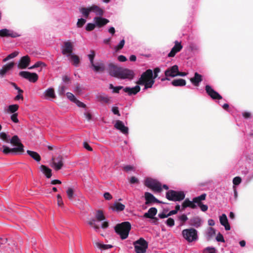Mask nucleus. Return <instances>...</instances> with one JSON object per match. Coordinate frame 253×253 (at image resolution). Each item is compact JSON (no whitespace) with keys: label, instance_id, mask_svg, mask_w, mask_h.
<instances>
[{"label":"nucleus","instance_id":"1","mask_svg":"<svg viewBox=\"0 0 253 253\" xmlns=\"http://www.w3.org/2000/svg\"><path fill=\"white\" fill-rule=\"evenodd\" d=\"M160 72V69L159 68L154 69V75L152 70L148 69L142 73L136 84L144 85V90L151 88L155 83V79L158 77V73Z\"/></svg>","mask_w":253,"mask_h":253},{"label":"nucleus","instance_id":"2","mask_svg":"<svg viewBox=\"0 0 253 253\" xmlns=\"http://www.w3.org/2000/svg\"><path fill=\"white\" fill-rule=\"evenodd\" d=\"M9 142L15 147L13 148H10L3 145L2 147H0V151L5 154H8L10 153H22L23 152L24 146L20 142L17 135L13 136L11 139H9Z\"/></svg>","mask_w":253,"mask_h":253},{"label":"nucleus","instance_id":"3","mask_svg":"<svg viewBox=\"0 0 253 253\" xmlns=\"http://www.w3.org/2000/svg\"><path fill=\"white\" fill-rule=\"evenodd\" d=\"M95 219H91L88 221V224L91 226L97 232H99L100 227L97 224V221H103L101 227L103 229L108 227V222L106 220L105 216L101 211H97L95 214Z\"/></svg>","mask_w":253,"mask_h":253},{"label":"nucleus","instance_id":"4","mask_svg":"<svg viewBox=\"0 0 253 253\" xmlns=\"http://www.w3.org/2000/svg\"><path fill=\"white\" fill-rule=\"evenodd\" d=\"M131 229V225L128 222H124L117 225L115 227L116 232L119 234L122 240L127 238Z\"/></svg>","mask_w":253,"mask_h":253},{"label":"nucleus","instance_id":"5","mask_svg":"<svg viewBox=\"0 0 253 253\" xmlns=\"http://www.w3.org/2000/svg\"><path fill=\"white\" fill-rule=\"evenodd\" d=\"M182 235L183 238L189 243L195 242L198 239V231L193 228L183 230Z\"/></svg>","mask_w":253,"mask_h":253},{"label":"nucleus","instance_id":"6","mask_svg":"<svg viewBox=\"0 0 253 253\" xmlns=\"http://www.w3.org/2000/svg\"><path fill=\"white\" fill-rule=\"evenodd\" d=\"M185 197V194L182 191H175L170 190L166 193V198L169 201H180Z\"/></svg>","mask_w":253,"mask_h":253},{"label":"nucleus","instance_id":"7","mask_svg":"<svg viewBox=\"0 0 253 253\" xmlns=\"http://www.w3.org/2000/svg\"><path fill=\"white\" fill-rule=\"evenodd\" d=\"M144 184L154 192H160L162 191L161 183L156 179L147 178L145 180Z\"/></svg>","mask_w":253,"mask_h":253},{"label":"nucleus","instance_id":"8","mask_svg":"<svg viewBox=\"0 0 253 253\" xmlns=\"http://www.w3.org/2000/svg\"><path fill=\"white\" fill-rule=\"evenodd\" d=\"M134 246L136 253H145L148 248L147 242L143 238L134 242Z\"/></svg>","mask_w":253,"mask_h":253},{"label":"nucleus","instance_id":"9","mask_svg":"<svg viewBox=\"0 0 253 253\" xmlns=\"http://www.w3.org/2000/svg\"><path fill=\"white\" fill-rule=\"evenodd\" d=\"M134 77V73L133 70L127 68H121L117 78L131 80Z\"/></svg>","mask_w":253,"mask_h":253},{"label":"nucleus","instance_id":"10","mask_svg":"<svg viewBox=\"0 0 253 253\" xmlns=\"http://www.w3.org/2000/svg\"><path fill=\"white\" fill-rule=\"evenodd\" d=\"M19 75L28 80L29 82L35 83L38 79V76L35 73H30L27 71H21L19 73Z\"/></svg>","mask_w":253,"mask_h":253},{"label":"nucleus","instance_id":"11","mask_svg":"<svg viewBox=\"0 0 253 253\" xmlns=\"http://www.w3.org/2000/svg\"><path fill=\"white\" fill-rule=\"evenodd\" d=\"M73 50V46L72 43L69 41L65 42L62 46V54L66 55L67 57H69L71 54H73L72 53Z\"/></svg>","mask_w":253,"mask_h":253},{"label":"nucleus","instance_id":"12","mask_svg":"<svg viewBox=\"0 0 253 253\" xmlns=\"http://www.w3.org/2000/svg\"><path fill=\"white\" fill-rule=\"evenodd\" d=\"M120 69L121 67H119L114 64L111 63L108 64L107 70L111 76L117 78Z\"/></svg>","mask_w":253,"mask_h":253},{"label":"nucleus","instance_id":"13","mask_svg":"<svg viewBox=\"0 0 253 253\" xmlns=\"http://www.w3.org/2000/svg\"><path fill=\"white\" fill-rule=\"evenodd\" d=\"M20 36L18 33L7 29H2L0 30V36L2 37L17 38Z\"/></svg>","mask_w":253,"mask_h":253},{"label":"nucleus","instance_id":"14","mask_svg":"<svg viewBox=\"0 0 253 253\" xmlns=\"http://www.w3.org/2000/svg\"><path fill=\"white\" fill-rule=\"evenodd\" d=\"M63 166V158L61 156H58L56 158L52 159L51 167L55 170L60 169Z\"/></svg>","mask_w":253,"mask_h":253},{"label":"nucleus","instance_id":"15","mask_svg":"<svg viewBox=\"0 0 253 253\" xmlns=\"http://www.w3.org/2000/svg\"><path fill=\"white\" fill-rule=\"evenodd\" d=\"M205 90L208 94L213 99H221L222 96L216 91H215L210 85H207L205 87Z\"/></svg>","mask_w":253,"mask_h":253},{"label":"nucleus","instance_id":"16","mask_svg":"<svg viewBox=\"0 0 253 253\" xmlns=\"http://www.w3.org/2000/svg\"><path fill=\"white\" fill-rule=\"evenodd\" d=\"M178 67L175 65L167 69L165 72V75L166 77L169 78H173L177 76Z\"/></svg>","mask_w":253,"mask_h":253},{"label":"nucleus","instance_id":"17","mask_svg":"<svg viewBox=\"0 0 253 253\" xmlns=\"http://www.w3.org/2000/svg\"><path fill=\"white\" fill-rule=\"evenodd\" d=\"M139 85V84H137V85L132 87H124L123 90L124 92L127 93L128 95L130 96L132 95H135L140 90V87Z\"/></svg>","mask_w":253,"mask_h":253},{"label":"nucleus","instance_id":"18","mask_svg":"<svg viewBox=\"0 0 253 253\" xmlns=\"http://www.w3.org/2000/svg\"><path fill=\"white\" fill-rule=\"evenodd\" d=\"M174 43V46L172 48L171 51L168 54L169 57H174L176 53L180 51L182 48V46L180 42L176 41H175Z\"/></svg>","mask_w":253,"mask_h":253},{"label":"nucleus","instance_id":"19","mask_svg":"<svg viewBox=\"0 0 253 253\" xmlns=\"http://www.w3.org/2000/svg\"><path fill=\"white\" fill-rule=\"evenodd\" d=\"M115 127L123 133L125 134H128V128L125 126L122 121L119 120L117 121L115 125Z\"/></svg>","mask_w":253,"mask_h":253},{"label":"nucleus","instance_id":"20","mask_svg":"<svg viewBox=\"0 0 253 253\" xmlns=\"http://www.w3.org/2000/svg\"><path fill=\"white\" fill-rule=\"evenodd\" d=\"M91 68L94 72H103L105 69V65L102 61L94 63L91 65Z\"/></svg>","mask_w":253,"mask_h":253},{"label":"nucleus","instance_id":"21","mask_svg":"<svg viewBox=\"0 0 253 253\" xmlns=\"http://www.w3.org/2000/svg\"><path fill=\"white\" fill-rule=\"evenodd\" d=\"M144 195L146 200V204L152 203H161V202L156 199L153 195L149 192H145Z\"/></svg>","mask_w":253,"mask_h":253},{"label":"nucleus","instance_id":"22","mask_svg":"<svg viewBox=\"0 0 253 253\" xmlns=\"http://www.w3.org/2000/svg\"><path fill=\"white\" fill-rule=\"evenodd\" d=\"M93 21L95 25L98 27H101L109 22V21L106 18L98 16L94 17Z\"/></svg>","mask_w":253,"mask_h":253},{"label":"nucleus","instance_id":"23","mask_svg":"<svg viewBox=\"0 0 253 253\" xmlns=\"http://www.w3.org/2000/svg\"><path fill=\"white\" fill-rule=\"evenodd\" d=\"M30 62V59L28 55L22 57L19 61L18 67L21 69L26 68Z\"/></svg>","mask_w":253,"mask_h":253},{"label":"nucleus","instance_id":"24","mask_svg":"<svg viewBox=\"0 0 253 253\" xmlns=\"http://www.w3.org/2000/svg\"><path fill=\"white\" fill-rule=\"evenodd\" d=\"M203 223L202 219L199 216H196L191 219L190 220V224L192 226L196 228H199Z\"/></svg>","mask_w":253,"mask_h":253},{"label":"nucleus","instance_id":"25","mask_svg":"<svg viewBox=\"0 0 253 253\" xmlns=\"http://www.w3.org/2000/svg\"><path fill=\"white\" fill-rule=\"evenodd\" d=\"M219 221L220 224L223 226H224L225 229L226 230H229L230 229V226L229 224L227 217L225 214H222L219 217Z\"/></svg>","mask_w":253,"mask_h":253},{"label":"nucleus","instance_id":"26","mask_svg":"<svg viewBox=\"0 0 253 253\" xmlns=\"http://www.w3.org/2000/svg\"><path fill=\"white\" fill-rule=\"evenodd\" d=\"M190 80L193 84L197 86H199V84L202 81V76L199 74L198 73L196 72L195 73L194 77L191 78Z\"/></svg>","mask_w":253,"mask_h":253},{"label":"nucleus","instance_id":"27","mask_svg":"<svg viewBox=\"0 0 253 253\" xmlns=\"http://www.w3.org/2000/svg\"><path fill=\"white\" fill-rule=\"evenodd\" d=\"M14 63L10 62L7 64L4 65L1 69H0V76L3 77L7 72L11 70L14 66Z\"/></svg>","mask_w":253,"mask_h":253},{"label":"nucleus","instance_id":"28","mask_svg":"<svg viewBox=\"0 0 253 253\" xmlns=\"http://www.w3.org/2000/svg\"><path fill=\"white\" fill-rule=\"evenodd\" d=\"M196 205L195 204V203L193 202V199L192 201H190L188 199H186L184 202H183L182 204V207L183 209L189 207L191 209H195L196 208Z\"/></svg>","mask_w":253,"mask_h":253},{"label":"nucleus","instance_id":"29","mask_svg":"<svg viewBox=\"0 0 253 253\" xmlns=\"http://www.w3.org/2000/svg\"><path fill=\"white\" fill-rule=\"evenodd\" d=\"M207 194L203 193L199 196L194 197L193 198V202L195 204L198 205L199 207L202 204V201L206 200Z\"/></svg>","mask_w":253,"mask_h":253},{"label":"nucleus","instance_id":"30","mask_svg":"<svg viewBox=\"0 0 253 253\" xmlns=\"http://www.w3.org/2000/svg\"><path fill=\"white\" fill-rule=\"evenodd\" d=\"M157 210L155 208H151L148 212L144 214V217L149 218H153L154 216L157 214Z\"/></svg>","mask_w":253,"mask_h":253},{"label":"nucleus","instance_id":"31","mask_svg":"<svg viewBox=\"0 0 253 253\" xmlns=\"http://www.w3.org/2000/svg\"><path fill=\"white\" fill-rule=\"evenodd\" d=\"M79 11L85 18H88L89 13L91 12V6L80 8Z\"/></svg>","mask_w":253,"mask_h":253},{"label":"nucleus","instance_id":"32","mask_svg":"<svg viewBox=\"0 0 253 253\" xmlns=\"http://www.w3.org/2000/svg\"><path fill=\"white\" fill-rule=\"evenodd\" d=\"M91 12H94L96 15L99 16V17H101L103 15L104 10L99 6L96 5H92L91 6Z\"/></svg>","mask_w":253,"mask_h":253},{"label":"nucleus","instance_id":"33","mask_svg":"<svg viewBox=\"0 0 253 253\" xmlns=\"http://www.w3.org/2000/svg\"><path fill=\"white\" fill-rule=\"evenodd\" d=\"M44 97L46 99L53 98L55 97L54 90L52 88H48L43 93Z\"/></svg>","mask_w":253,"mask_h":253},{"label":"nucleus","instance_id":"34","mask_svg":"<svg viewBox=\"0 0 253 253\" xmlns=\"http://www.w3.org/2000/svg\"><path fill=\"white\" fill-rule=\"evenodd\" d=\"M41 170L45 174L48 178H50L51 175V169L45 166L42 165L40 167Z\"/></svg>","mask_w":253,"mask_h":253},{"label":"nucleus","instance_id":"35","mask_svg":"<svg viewBox=\"0 0 253 253\" xmlns=\"http://www.w3.org/2000/svg\"><path fill=\"white\" fill-rule=\"evenodd\" d=\"M125 206L122 203L115 202L111 207L112 210L116 211H122L125 209Z\"/></svg>","mask_w":253,"mask_h":253},{"label":"nucleus","instance_id":"36","mask_svg":"<svg viewBox=\"0 0 253 253\" xmlns=\"http://www.w3.org/2000/svg\"><path fill=\"white\" fill-rule=\"evenodd\" d=\"M186 81L182 79H178L173 80L171 84L174 86H183L186 85Z\"/></svg>","mask_w":253,"mask_h":253},{"label":"nucleus","instance_id":"37","mask_svg":"<svg viewBox=\"0 0 253 253\" xmlns=\"http://www.w3.org/2000/svg\"><path fill=\"white\" fill-rule=\"evenodd\" d=\"M27 153L29 156H30V157L37 162H39L41 160V157L40 155L36 152L27 150Z\"/></svg>","mask_w":253,"mask_h":253},{"label":"nucleus","instance_id":"38","mask_svg":"<svg viewBox=\"0 0 253 253\" xmlns=\"http://www.w3.org/2000/svg\"><path fill=\"white\" fill-rule=\"evenodd\" d=\"M69 57L70 59L72 62L73 65L76 67H78L80 63L79 57L77 55L74 54V53L71 54V55Z\"/></svg>","mask_w":253,"mask_h":253},{"label":"nucleus","instance_id":"39","mask_svg":"<svg viewBox=\"0 0 253 253\" xmlns=\"http://www.w3.org/2000/svg\"><path fill=\"white\" fill-rule=\"evenodd\" d=\"M97 98L98 101L104 103H108L110 100V98L105 94H99L97 95Z\"/></svg>","mask_w":253,"mask_h":253},{"label":"nucleus","instance_id":"40","mask_svg":"<svg viewBox=\"0 0 253 253\" xmlns=\"http://www.w3.org/2000/svg\"><path fill=\"white\" fill-rule=\"evenodd\" d=\"M215 235V230L212 227H209L206 233V238L208 240H211Z\"/></svg>","mask_w":253,"mask_h":253},{"label":"nucleus","instance_id":"41","mask_svg":"<svg viewBox=\"0 0 253 253\" xmlns=\"http://www.w3.org/2000/svg\"><path fill=\"white\" fill-rule=\"evenodd\" d=\"M95 245L97 248L103 250L111 249L113 247L111 245L103 244L100 242H96Z\"/></svg>","mask_w":253,"mask_h":253},{"label":"nucleus","instance_id":"42","mask_svg":"<svg viewBox=\"0 0 253 253\" xmlns=\"http://www.w3.org/2000/svg\"><path fill=\"white\" fill-rule=\"evenodd\" d=\"M66 193L69 199L72 201L75 196L74 189L72 188H68L66 191Z\"/></svg>","mask_w":253,"mask_h":253},{"label":"nucleus","instance_id":"43","mask_svg":"<svg viewBox=\"0 0 253 253\" xmlns=\"http://www.w3.org/2000/svg\"><path fill=\"white\" fill-rule=\"evenodd\" d=\"M19 106L17 104L10 105L7 109V112L10 113H14L18 109Z\"/></svg>","mask_w":253,"mask_h":253},{"label":"nucleus","instance_id":"44","mask_svg":"<svg viewBox=\"0 0 253 253\" xmlns=\"http://www.w3.org/2000/svg\"><path fill=\"white\" fill-rule=\"evenodd\" d=\"M18 52H17V51L13 52L11 53V54H9L6 58H4L3 59V62H5L8 60L14 58V57H16L18 55Z\"/></svg>","mask_w":253,"mask_h":253},{"label":"nucleus","instance_id":"45","mask_svg":"<svg viewBox=\"0 0 253 253\" xmlns=\"http://www.w3.org/2000/svg\"><path fill=\"white\" fill-rule=\"evenodd\" d=\"M189 49L193 52H195L199 50V47L196 44L190 43L189 45Z\"/></svg>","mask_w":253,"mask_h":253},{"label":"nucleus","instance_id":"46","mask_svg":"<svg viewBox=\"0 0 253 253\" xmlns=\"http://www.w3.org/2000/svg\"><path fill=\"white\" fill-rule=\"evenodd\" d=\"M125 41L124 39L122 40L119 43L116 45L114 48L116 51H118L121 49H122L125 45Z\"/></svg>","mask_w":253,"mask_h":253},{"label":"nucleus","instance_id":"47","mask_svg":"<svg viewBox=\"0 0 253 253\" xmlns=\"http://www.w3.org/2000/svg\"><path fill=\"white\" fill-rule=\"evenodd\" d=\"M95 57V52L94 51H90V53L88 55V57L90 61V65H92L94 63V58Z\"/></svg>","mask_w":253,"mask_h":253},{"label":"nucleus","instance_id":"48","mask_svg":"<svg viewBox=\"0 0 253 253\" xmlns=\"http://www.w3.org/2000/svg\"><path fill=\"white\" fill-rule=\"evenodd\" d=\"M205 253H216V250L213 247H208L204 249V251Z\"/></svg>","mask_w":253,"mask_h":253},{"label":"nucleus","instance_id":"49","mask_svg":"<svg viewBox=\"0 0 253 253\" xmlns=\"http://www.w3.org/2000/svg\"><path fill=\"white\" fill-rule=\"evenodd\" d=\"M165 223L169 227H172L174 225V220L172 218H169L166 221Z\"/></svg>","mask_w":253,"mask_h":253},{"label":"nucleus","instance_id":"50","mask_svg":"<svg viewBox=\"0 0 253 253\" xmlns=\"http://www.w3.org/2000/svg\"><path fill=\"white\" fill-rule=\"evenodd\" d=\"M65 87L64 85H60L59 86L58 89V93L60 96H63L65 94Z\"/></svg>","mask_w":253,"mask_h":253},{"label":"nucleus","instance_id":"51","mask_svg":"<svg viewBox=\"0 0 253 253\" xmlns=\"http://www.w3.org/2000/svg\"><path fill=\"white\" fill-rule=\"evenodd\" d=\"M0 138L7 143L9 142V139L8 138L6 134L4 132L0 133Z\"/></svg>","mask_w":253,"mask_h":253},{"label":"nucleus","instance_id":"52","mask_svg":"<svg viewBox=\"0 0 253 253\" xmlns=\"http://www.w3.org/2000/svg\"><path fill=\"white\" fill-rule=\"evenodd\" d=\"M242 181V179L239 176H236L233 179V183L234 185H239Z\"/></svg>","mask_w":253,"mask_h":253},{"label":"nucleus","instance_id":"53","mask_svg":"<svg viewBox=\"0 0 253 253\" xmlns=\"http://www.w3.org/2000/svg\"><path fill=\"white\" fill-rule=\"evenodd\" d=\"M45 66V64L42 62H41V61H38L37 62H36L34 65H33L32 66H31L29 68V69H34V68H38V67H39L41 66Z\"/></svg>","mask_w":253,"mask_h":253},{"label":"nucleus","instance_id":"54","mask_svg":"<svg viewBox=\"0 0 253 253\" xmlns=\"http://www.w3.org/2000/svg\"><path fill=\"white\" fill-rule=\"evenodd\" d=\"M95 23H88L85 27V29L86 31H90L93 30L95 27Z\"/></svg>","mask_w":253,"mask_h":253},{"label":"nucleus","instance_id":"55","mask_svg":"<svg viewBox=\"0 0 253 253\" xmlns=\"http://www.w3.org/2000/svg\"><path fill=\"white\" fill-rule=\"evenodd\" d=\"M67 97L72 102H74L75 100L76 99V98L74 96V95L71 93V92H67L66 93Z\"/></svg>","mask_w":253,"mask_h":253},{"label":"nucleus","instance_id":"56","mask_svg":"<svg viewBox=\"0 0 253 253\" xmlns=\"http://www.w3.org/2000/svg\"><path fill=\"white\" fill-rule=\"evenodd\" d=\"M86 22V20L84 18H80L78 19L77 25L78 27H82Z\"/></svg>","mask_w":253,"mask_h":253},{"label":"nucleus","instance_id":"57","mask_svg":"<svg viewBox=\"0 0 253 253\" xmlns=\"http://www.w3.org/2000/svg\"><path fill=\"white\" fill-rule=\"evenodd\" d=\"M216 240L217 241V242H222V243H224L225 242V240L224 239V238H223V235L219 233L216 237Z\"/></svg>","mask_w":253,"mask_h":253},{"label":"nucleus","instance_id":"58","mask_svg":"<svg viewBox=\"0 0 253 253\" xmlns=\"http://www.w3.org/2000/svg\"><path fill=\"white\" fill-rule=\"evenodd\" d=\"M57 204L59 207H62L63 206V202L61 196L58 194L57 196Z\"/></svg>","mask_w":253,"mask_h":253},{"label":"nucleus","instance_id":"59","mask_svg":"<svg viewBox=\"0 0 253 253\" xmlns=\"http://www.w3.org/2000/svg\"><path fill=\"white\" fill-rule=\"evenodd\" d=\"M74 103H75L79 107H82V108L85 107V105L84 103L81 102L80 101L78 100L77 99L75 100V101L74 102Z\"/></svg>","mask_w":253,"mask_h":253},{"label":"nucleus","instance_id":"60","mask_svg":"<svg viewBox=\"0 0 253 253\" xmlns=\"http://www.w3.org/2000/svg\"><path fill=\"white\" fill-rule=\"evenodd\" d=\"M124 169L127 172L134 170V168L133 166H130V165H127V166H125L124 167Z\"/></svg>","mask_w":253,"mask_h":253},{"label":"nucleus","instance_id":"61","mask_svg":"<svg viewBox=\"0 0 253 253\" xmlns=\"http://www.w3.org/2000/svg\"><path fill=\"white\" fill-rule=\"evenodd\" d=\"M129 182L131 184H136L139 182V181L136 177L132 176L129 179Z\"/></svg>","mask_w":253,"mask_h":253},{"label":"nucleus","instance_id":"62","mask_svg":"<svg viewBox=\"0 0 253 253\" xmlns=\"http://www.w3.org/2000/svg\"><path fill=\"white\" fill-rule=\"evenodd\" d=\"M11 120L15 123H17L18 122V119L17 118V113H14L11 116Z\"/></svg>","mask_w":253,"mask_h":253},{"label":"nucleus","instance_id":"63","mask_svg":"<svg viewBox=\"0 0 253 253\" xmlns=\"http://www.w3.org/2000/svg\"><path fill=\"white\" fill-rule=\"evenodd\" d=\"M112 111L113 112V113L115 114V115H117L119 116H120V112H119V109H118V107H116V106H114L112 108Z\"/></svg>","mask_w":253,"mask_h":253},{"label":"nucleus","instance_id":"64","mask_svg":"<svg viewBox=\"0 0 253 253\" xmlns=\"http://www.w3.org/2000/svg\"><path fill=\"white\" fill-rule=\"evenodd\" d=\"M118 60L120 61V62H125L127 60V59L126 58V56H125L124 55H119L118 56Z\"/></svg>","mask_w":253,"mask_h":253}]
</instances>
